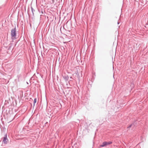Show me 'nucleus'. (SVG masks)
<instances>
[{
	"label": "nucleus",
	"instance_id": "nucleus-1",
	"mask_svg": "<svg viewBox=\"0 0 148 148\" xmlns=\"http://www.w3.org/2000/svg\"><path fill=\"white\" fill-rule=\"evenodd\" d=\"M11 36L12 37V38H14L16 36V28L12 29L11 31Z\"/></svg>",
	"mask_w": 148,
	"mask_h": 148
},
{
	"label": "nucleus",
	"instance_id": "nucleus-2",
	"mask_svg": "<svg viewBox=\"0 0 148 148\" xmlns=\"http://www.w3.org/2000/svg\"><path fill=\"white\" fill-rule=\"evenodd\" d=\"M8 140L7 138V135H5L3 137V143L5 144H6L8 142Z\"/></svg>",
	"mask_w": 148,
	"mask_h": 148
},
{
	"label": "nucleus",
	"instance_id": "nucleus-3",
	"mask_svg": "<svg viewBox=\"0 0 148 148\" xmlns=\"http://www.w3.org/2000/svg\"><path fill=\"white\" fill-rule=\"evenodd\" d=\"M106 142H103V143L102 144L100 145V147H103L106 146Z\"/></svg>",
	"mask_w": 148,
	"mask_h": 148
},
{
	"label": "nucleus",
	"instance_id": "nucleus-4",
	"mask_svg": "<svg viewBox=\"0 0 148 148\" xmlns=\"http://www.w3.org/2000/svg\"><path fill=\"white\" fill-rule=\"evenodd\" d=\"M106 145H108L111 144L112 143V142H106Z\"/></svg>",
	"mask_w": 148,
	"mask_h": 148
},
{
	"label": "nucleus",
	"instance_id": "nucleus-5",
	"mask_svg": "<svg viewBox=\"0 0 148 148\" xmlns=\"http://www.w3.org/2000/svg\"><path fill=\"white\" fill-rule=\"evenodd\" d=\"M36 99H34V105L35 104V103H36Z\"/></svg>",
	"mask_w": 148,
	"mask_h": 148
},
{
	"label": "nucleus",
	"instance_id": "nucleus-6",
	"mask_svg": "<svg viewBox=\"0 0 148 148\" xmlns=\"http://www.w3.org/2000/svg\"><path fill=\"white\" fill-rule=\"evenodd\" d=\"M132 126V125H130L129 127H128L127 128H130V127H131Z\"/></svg>",
	"mask_w": 148,
	"mask_h": 148
},
{
	"label": "nucleus",
	"instance_id": "nucleus-7",
	"mask_svg": "<svg viewBox=\"0 0 148 148\" xmlns=\"http://www.w3.org/2000/svg\"><path fill=\"white\" fill-rule=\"evenodd\" d=\"M120 23L119 22V21L118 22V24H119V23Z\"/></svg>",
	"mask_w": 148,
	"mask_h": 148
},
{
	"label": "nucleus",
	"instance_id": "nucleus-8",
	"mask_svg": "<svg viewBox=\"0 0 148 148\" xmlns=\"http://www.w3.org/2000/svg\"><path fill=\"white\" fill-rule=\"evenodd\" d=\"M52 1L53 3L54 2V0H52Z\"/></svg>",
	"mask_w": 148,
	"mask_h": 148
}]
</instances>
